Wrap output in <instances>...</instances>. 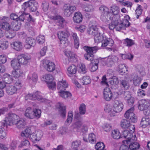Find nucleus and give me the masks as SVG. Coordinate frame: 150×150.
Segmentation results:
<instances>
[{
	"mask_svg": "<svg viewBox=\"0 0 150 150\" xmlns=\"http://www.w3.org/2000/svg\"><path fill=\"white\" fill-rule=\"evenodd\" d=\"M94 38L96 43L101 42L103 47H105L107 45L111 47L114 43V41L112 39L107 38L104 34L100 35V33H98L95 35Z\"/></svg>",
	"mask_w": 150,
	"mask_h": 150,
	"instance_id": "nucleus-1",
	"label": "nucleus"
},
{
	"mask_svg": "<svg viewBox=\"0 0 150 150\" xmlns=\"http://www.w3.org/2000/svg\"><path fill=\"white\" fill-rule=\"evenodd\" d=\"M83 49L86 51V53L84 55L85 59L88 61H91L93 59L94 55L98 49L97 46L90 47L85 46L83 47Z\"/></svg>",
	"mask_w": 150,
	"mask_h": 150,
	"instance_id": "nucleus-2",
	"label": "nucleus"
},
{
	"mask_svg": "<svg viewBox=\"0 0 150 150\" xmlns=\"http://www.w3.org/2000/svg\"><path fill=\"white\" fill-rule=\"evenodd\" d=\"M99 10L101 13L100 18L104 22H106L109 21V8L106 6L101 5L99 8Z\"/></svg>",
	"mask_w": 150,
	"mask_h": 150,
	"instance_id": "nucleus-3",
	"label": "nucleus"
},
{
	"mask_svg": "<svg viewBox=\"0 0 150 150\" xmlns=\"http://www.w3.org/2000/svg\"><path fill=\"white\" fill-rule=\"evenodd\" d=\"M7 122L6 120H4L3 122L5 123V125H16L18 120L19 119V116L15 114L9 113L7 117Z\"/></svg>",
	"mask_w": 150,
	"mask_h": 150,
	"instance_id": "nucleus-4",
	"label": "nucleus"
},
{
	"mask_svg": "<svg viewBox=\"0 0 150 150\" xmlns=\"http://www.w3.org/2000/svg\"><path fill=\"white\" fill-rule=\"evenodd\" d=\"M110 11L109 13V20L119 19V16L118 14L120 12V10L117 6L113 5L110 7Z\"/></svg>",
	"mask_w": 150,
	"mask_h": 150,
	"instance_id": "nucleus-5",
	"label": "nucleus"
},
{
	"mask_svg": "<svg viewBox=\"0 0 150 150\" xmlns=\"http://www.w3.org/2000/svg\"><path fill=\"white\" fill-rule=\"evenodd\" d=\"M38 6L37 3L35 1L30 0L24 3L22 7L24 11H25L27 8H28L31 11L34 12L37 10Z\"/></svg>",
	"mask_w": 150,
	"mask_h": 150,
	"instance_id": "nucleus-6",
	"label": "nucleus"
},
{
	"mask_svg": "<svg viewBox=\"0 0 150 150\" xmlns=\"http://www.w3.org/2000/svg\"><path fill=\"white\" fill-rule=\"evenodd\" d=\"M122 136L124 138L127 139L122 141V143H124L125 144L126 142V144H128L131 142H132L133 141V138L134 140L137 139L136 137L133 136L128 130H124L122 132Z\"/></svg>",
	"mask_w": 150,
	"mask_h": 150,
	"instance_id": "nucleus-7",
	"label": "nucleus"
},
{
	"mask_svg": "<svg viewBox=\"0 0 150 150\" xmlns=\"http://www.w3.org/2000/svg\"><path fill=\"white\" fill-rule=\"evenodd\" d=\"M123 105L121 102L118 100H114L113 105L112 114V116H115L116 113L121 111L123 108Z\"/></svg>",
	"mask_w": 150,
	"mask_h": 150,
	"instance_id": "nucleus-8",
	"label": "nucleus"
},
{
	"mask_svg": "<svg viewBox=\"0 0 150 150\" xmlns=\"http://www.w3.org/2000/svg\"><path fill=\"white\" fill-rule=\"evenodd\" d=\"M63 9L65 15L69 17L76 10V8L74 6H71L69 4H66L63 7Z\"/></svg>",
	"mask_w": 150,
	"mask_h": 150,
	"instance_id": "nucleus-9",
	"label": "nucleus"
},
{
	"mask_svg": "<svg viewBox=\"0 0 150 150\" xmlns=\"http://www.w3.org/2000/svg\"><path fill=\"white\" fill-rule=\"evenodd\" d=\"M42 64L44 68L49 72H52L55 69V64L49 60H44L42 61Z\"/></svg>",
	"mask_w": 150,
	"mask_h": 150,
	"instance_id": "nucleus-10",
	"label": "nucleus"
},
{
	"mask_svg": "<svg viewBox=\"0 0 150 150\" xmlns=\"http://www.w3.org/2000/svg\"><path fill=\"white\" fill-rule=\"evenodd\" d=\"M134 110V108L132 107L126 111L124 116L126 118L129 119L132 122L134 123L137 121V117L133 112Z\"/></svg>",
	"mask_w": 150,
	"mask_h": 150,
	"instance_id": "nucleus-11",
	"label": "nucleus"
},
{
	"mask_svg": "<svg viewBox=\"0 0 150 150\" xmlns=\"http://www.w3.org/2000/svg\"><path fill=\"white\" fill-rule=\"evenodd\" d=\"M118 60V58L115 55H110L105 58V63L108 67H111Z\"/></svg>",
	"mask_w": 150,
	"mask_h": 150,
	"instance_id": "nucleus-12",
	"label": "nucleus"
},
{
	"mask_svg": "<svg viewBox=\"0 0 150 150\" xmlns=\"http://www.w3.org/2000/svg\"><path fill=\"white\" fill-rule=\"evenodd\" d=\"M42 135L41 130H37L30 134V139L33 142H35L40 140Z\"/></svg>",
	"mask_w": 150,
	"mask_h": 150,
	"instance_id": "nucleus-13",
	"label": "nucleus"
},
{
	"mask_svg": "<svg viewBox=\"0 0 150 150\" xmlns=\"http://www.w3.org/2000/svg\"><path fill=\"white\" fill-rule=\"evenodd\" d=\"M57 34L61 44H67L68 35L66 32L59 31Z\"/></svg>",
	"mask_w": 150,
	"mask_h": 150,
	"instance_id": "nucleus-14",
	"label": "nucleus"
},
{
	"mask_svg": "<svg viewBox=\"0 0 150 150\" xmlns=\"http://www.w3.org/2000/svg\"><path fill=\"white\" fill-rule=\"evenodd\" d=\"M42 97L40 95V93L38 92H37L33 94H28L25 97V100L30 99L33 100H38L41 102Z\"/></svg>",
	"mask_w": 150,
	"mask_h": 150,
	"instance_id": "nucleus-15",
	"label": "nucleus"
},
{
	"mask_svg": "<svg viewBox=\"0 0 150 150\" xmlns=\"http://www.w3.org/2000/svg\"><path fill=\"white\" fill-rule=\"evenodd\" d=\"M1 28L8 30L11 29V26L9 23L10 19L6 16H4L1 19Z\"/></svg>",
	"mask_w": 150,
	"mask_h": 150,
	"instance_id": "nucleus-16",
	"label": "nucleus"
},
{
	"mask_svg": "<svg viewBox=\"0 0 150 150\" xmlns=\"http://www.w3.org/2000/svg\"><path fill=\"white\" fill-rule=\"evenodd\" d=\"M21 64L25 65L27 64L30 59L29 55L22 54L19 55L17 58Z\"/></svg>",
	"mask_w": 150,
	"mask_h": 150,
	"instance_id": "nucleus-17",
	"label": "nucleus"
},
{
	"mask_svg": "<svg viewBox=\"0 0 150 150\" xmlns=\"http://www.w3.org/2000/svg\"><path fill=\"white\" fill-rule=\"evenodd\" d=\"M0 125H1L0 127V139H5L6 137V132L5 130L7 129V125H5L4 122H0Z\"/></svg>",
	"mask_w": 150,
	"mask_h": 150,
	"instance_id": "nucleus-18",
	"label": "nucleus"
},
{
	"mask_svg": "<svg viewBox=\"0 0 150 150\" xmlns=\"http://www.w3.org/2000/svg\"><path fill=\"white\" fill-rule=\"evenodd\" d=\"M25 42L26 44L25 45V47L26 49H29L33 46L35 45V40L31 37H27L26 38Z\"/></svg>",
	"mask_w": 150,
	"mask_h": 150,
	"instance_id": "nucleus-19",
	"label": "nucleus"
},
{
	"mask_svg": "<svg viewBox=\"0 0 150 150\" xmlns=\"http://www.w3.org/2000/svg\"><path fill=\"white\" fill-rule=\"evenodd\" d=\"M104 98L107 101H110L112 97L110 89L108 87L104 88L103 91Z\"/></svg>",
	"mask_w": 150,
	"mask_h": 150,
	"instance_id": "nucleus-20",
	"label": "nucleus"
},
{
	"mask_svg": "<svg viewBox=\"0 0 150 150\" xmlns=\"http://www.w3.org/2000/svg\"><path fill=\"white\" fill-rule=\"evenodd\" d=\"M120 87L124 89L127 90L130 87L129 80L126 79H122L119 81Z\"/></svg>",
	"mask_w": 150,
	"mask_h": 150,
	"instance_id": "nucleus-21",
	"label": "nucleus"
},
{
	"mask_svg": "<svg viewBox=\"0 0 150 150\" xmlns=\"http://www.w3.org/2000/svg\"><path fill=\"white\" fill-rule=\"evenodd\" d=\"M11 45L12 48L17 51L21 50L22 48V43L19 41L13 42Z\"/></svg>",
	"mask_w": 150,
	"mask_h": 150,
	"instance_id": "nucleus-22",
	"label": "nucleus"
},
{
	"mask_svg": "<svg viewBox=\"0 0 150 150\" xmlns=\"http://www.w3.org/2000/svg\"><path fill=\"white\" fill-rule=\"evenodd\" d=\"M149 105V103L145 100L142 99L139 102L138 108L140 110L143 111L147 108Z\"/></svg>",
	"mask_w": 150,
	"mask_h": 150,
	"instance_id": "nucleus-23",
	"label": "nucleus"
},
{
	"mask_svg": "<svg viewBox=\"0 0 150 150\" xmlns=\"http://www.w3.org/2000/svg\"><path fill=\"white\" fill-rule=\"evenodd\" d=\"M57 107L59 109V111L61 116L65 117L66 115V107L63 104L59 103L57 105Z\"/></svg>",
	"mask_w": 150,
	"mask_h": 150,
	"instance_id": "nucleus-24",
	"label": "nucleus"
},
{
	"mask_svg": "<svg viewBox=\"0 0 150 150\" xmlns=\"http://www.w3.org/2000/svg\"><path fill=\"white\" fill-rule=\"evenodd\" d=\"M150 119L148 116H146L142 119L141 121L140 125L143 128L146 127L147 125H149Z\"/></svg>",
	"mask_w": 150,
	"mask_h": 150,
	"instance_id": "nucleus-25",
	"label": "nucleus"
},
{
	"mask_svg": "<svg viewBox=\"0 0 150 150\" xmlns=\"http://www.w3.org/2000/svg\"><path fill=\"white\" fill-rule=\"evenodd\" d=\"M82 15L80 12H76L75 13L73 18V20L74 23H80L82 22Z\"/></svg>",
	"mask_w": 150,
	"mask_h": 150,
	"instance_id": "nucleus-26",
	"label": "nucleus"
},
{
	"mask_svg": "<svg viewBox=\"0 0 150 150\" xmlns=\"http://www.w3.org/2000/svg\"><path fill=\"white\" fill-rule=\"evenodd\" d=\"M6 92L8 95H12L15 93L17 91L16 88L13 86H8L6 88Z\"/></svg>",
	"mask_w": 150,
	"mask_h": 150,
	"instance_id": "nucleus-27",
	"label": "nucleus"
},
{
	"mask_svg": "<svg viewBox=\"0 0 150 150\" xmlns=\"http://www.w3.org/2000/svg\"><path fill=\"white\" fill-rule=\"evenodd\" d=\"M68 86V84L65 81H59L57 84V88L60 91L65 90Z\"/></svg>",
	"mask_w": 150,
	"mask_h": 150,
	"instance_id": "nucleus-28",
	"label": "nucleus"
},
{
	"mask_svg": "<svg viewBox=\"0 0 150 150\" xmlns=\"http://www.w3.org/2000/svg\"><path fill=\"white\" fill-rule=\"evenodd\" d=\"M134 139L133 138V140ZM134 141V140L128 144L129 148L131 150H138L139 148L140 145L137 142H133Z\"/></svg>",
	"mask_w": 150,
	"mask_h": 150,
	"instance_id": "nucleus-29",
	"label": "nucleus"
},
{
	"mask_svg": "<svg viewBox=\"0 0 150 150\" xmlns=\"http://www.w3.org/2000/svg\"><path fill=\"white\" fill-rule=\"evenodd\" d=\"M11 65L14 69H20L21 64L18 59H15L11 61Z\"/></svg>",
	"mask_w": 150,
	"mask_h": 150,
	"instance_id": "nucleus-30",
	"label": "nucleus"
},
{
	"mask_svg": "<svg viewBox=\"0 0 150 150\" xmlns=\"http://www.w3.org/2000/svg\"><path fill=\"white\" fill-rule=\"evenodd\" d=\"M25 115L26 117L29 119H33L34 118L33 110L30 107L28 108L26 110Z\"/></svg>",
	"mask_w": 150,
	"mask_h": 150,
	"instance_id": "nucleus-31",
	"label": "nucleus"
},
{
	"mask_svg": "<svg viewBox=\"0 0 150 150\" xmlns=\"http://www.w3.org/2000/svg\"><path fill=\"white\" fill-rule=\"evenodd\" d=\"M31 128H26L21 133V136L24 139H27L30 135Z\"/></svg>",
	"mask_w": 150,
	"mask_h": 150,
	"instance_id": "nucleus-32",
	"label": "nucleus"
},
{
	"mask_svg": "<svg viewBox=\"0 0 150 150\" xmlns=\"http://www.w3.org/2000/svg\"><path fill=\"white\" fill-rule=\"evenodd\" d=\"M87 32L89 34L93 36L98 33L97 28L96 26L93 25L89 27L87 29Z\"/></svg>",
	"mask_w": 150,
	"mask_h": 150,
	"instance_id": "nucleus-33",
	"label": "nucleus"
},
{
	"mask_svg": "<svg viewBox=\"0 0 150 150\" xmlns=\"http://www.w3.org/2000/svg\"><path fill=\"white\" fill-rule=\"evenodd\" d=\"M118 71L120 74L123 75L127 71V69L124 64H120L118 66Z\"/></svg>",
	"mask_w": 150,
	"mask_h": 150,
	"instance_id": "nucleus-34",
	"label": "nucleus"
},
{
	"mask_svg": "<svg viewBox=\"0 0 150 150\" xmlns=\"http://www.w3.org/2000/svg\"><path fill=\"white\" fill-rule=\"evenodd\" d=\"M130 124V121L126 119H123L121 121L120 126L122 128L127 129H128Z\"/></svg>",
	"mask_w": 150,
	"mask_h": 150,
	"instance_id": "nucleus-35",
	"label": "nucleus"
},
{
	"mask_svg": "<svg viewBox=\"0 0 150 150\" xmlns=\"http://www.w3.org/2000/svg\"><path fill=\"white\" fill-rule=\"evenodd\" d=\"M59 95L62 98H66L72 96L71 93L68 91H64V90L60 91L59 92Z\"/></svg>",
	"mask_w": 150,
	"mask_h": 150,
	"instance_id": "nucleus-36",
	"label": "nucleus"
},
{
	"mask_svg": "<svg viewBox=\"0 0 150 150\" xmlns=\"http://www.w3.org/2000/svg\"><path fill=\"white\" fill-rule=\"evenodd\" d=\"M53 19L56 21V22L58 25L62 26L64 21V19L60 16L57 15L54 16Z\"/></svg>",
	"mask_w": 150,
	"mask_h": 150,
	"instance_id": "nucleus-37",
	"label": "nucleus"
},
{
	"mask_svg": "<svg viewBox=\"0 0 150 150\" xmlns=\"http://www.w3.org/2000/svg\"><path fill=\"white\" fill-rule=\"evenodd\" d=\"M72 37L74 41V47L75 48L77 49L79 45V38L76 33L72 34Z\"/></svg>",
	"mask_w": 150,
	"mask_h": 150,
	"instance_id": "nucleus-38",
	"label": "nucleus"
},
{
	"mask_svg": "<svg viewBox=\"0 0 150 150\" xmlns=\"http://www.w3.org/2000/svg\"><path fill=\"white\" fill-rule=\"evenodd\" d=\"M64 54L69 58V59L72 61L75 58L74 53L69 50H66L64 51Z\"/></svg>",
	"mask_w": 150,
	"mask_h": 150,
	"instance_id": "nucleus-39",
	"label": "nucleus"
},
{
	"mask_svg": "<svg viewBox=\"0 0 150 150\" xmlns=\"http://www.w3.org/2000/svg\"><path fill=\"white\" fill-rule=\"evenodd\" d=\"M77 70L76 66L72 64L67 69L68 73L70 74H73L76 73Z\"/></svg>",
	"mask_w": 150,
	"mask_h": 150,
	"instance_id": "nucleus-40",
	"label": "nucleus"
},
{
	"mask_svg": "<svg viewBox=\"0 0 150 150\" xmlns=\"http://www.w3.org/2000/svg\"><path fill=\"white\" fill-rule=\"evenodd\" d=\"M8 46V42L4 40L1 39L0 40V48L3 50L6 49Z\"/></svg>",
	"mask_w": 150,
	"mask_h": 150,
	"instance_id": "nucleus-41",
	"label": "nucleus"
},
{
	"mask_svg": "<svg viewBox=\"0 0 150 150\" xmlns=\"http://www.w3.org/2000/svg\"><path fill=\"white\" fill-rule=\"evenodd\" d=\"M112 106L110 104H107L106 105L104 110L105 111L108 113H109L111 117H114L115 116H112L111 114H112L113 109H112Z\"/></svg>",
	"mask_w": 150,
	"mask_h": 150,
	"instance_id": "nucleus-42",
	"label": "nucleus"
},
{
	"mask_svg": "<svg viewBox=\"0 0 150 150\" xmlns=\"http://www.w3.org/2000/svg\"><path fill=\"white\" fill-rule=\"evenodd\" d=\"M111 136L115 139H118L121 137L119 131L116 130H114L112 131Z\"/></svg>",
	"mask_w": 150,
	"mask_h": 150,
	"instance_id": "nucleus-43",
	"label": "nucleus"
},
{
	"mask_svg": "<svg viewBox=\"0 0 150 150\" xmlns=\"http://www.w3.org/2000/svg\"><path fill=\"white\" fill-rule=\"evenodd\" d=\"M15 70L12 71V74L15 77H19L22 74V71L20 69H14Z\"/></svg>",
	"mask_w": 150,
	"mask_h": 150,
	"instance_id": "nucleus-44",
	"label": "nucleus"
},
{
	"mask_svg": "<svg viewBox=\"0 0 150 150\" xmlns=\"http://www.w3.org/2000/svg\"><path fill=\"white\" fill-rule=\"evenodd\" d=\"M120 20L119 19H117V23L116 26V29L117 30L120 31V30L125 29V25L123 23H119Z\"/></svg>",
	"mask_w": 150,
	"mask_h": 150,
	"instance_id": "nucleus-45",
	"label": "nucleus"
},
{
	"mask_svg": "<svg viewBox=\"0 0 150 150\" xmlns=\"http://www.w3.org/2000/svg\"><path fill=\"white\" fill-rule=\"evenodd\" d=\"M3 81L5 84H10L13 82V79L10 76H7L6 77L4 76L3 79Z\"/></svg>",
	"mask_w": 150,
	"mask_h": 150,
	"instance_id": "nucleus-46",
	"label": "nucleus"
},
{
	"mask_svg": "<svg viewBox=\"0 0 150 150\" xmlns=\"http://www.w3.org/2000/svg\"><path fill=\"white\" fill-rule=\"evenodd\" d=\"M122 58L123 59H128L132 60L133 58V56L131 54L128 53L126 54H120Z\"/></svg>",
	"mask_w": 150,
	"mask_h": 150,
	"instance_id": "nucleus-47",
	"label": "nucleus"
},
{
	"mask_svg": "<svg viewBox=\"0 0 150 150\" xmlns=\"http://www.w3.org/2000/svg\"><path fill=\"white\" fill-rule=\"evenodd\" d=\"M88 140L91 143L94 144L96 142V136L93 133L89 134L88 136Z\"/></svg>",
	"mask_w": 150,
	"mask_h": 150,
	"instance_id": "nucleus-48",
	"label": "nucleus"
},
{
	"mask_svg": "<svg viewBox=\"0 0 150 150\" xmlns=\"http://www.w3.org/2000/svg\"><path fill=\"white\" fill-rule=\"evenodd\" d=\"M17 125V127L18 129H21L25 125V123L24 120L19 118L18 120V122H17L16 124Z\"/></svg>",
	"mask_w": 150,
	"mask_h": 150,
	"instance_id": "nucleus-49",
	"label": "nucleus"
},
{
	"mask_svg": "<svg viewBox=\"0 0 150 150\" xmlns=\"http://www.w3.org/2000/svg\"><path fill=\"white\" fill-rule=\"evenodd\" d=\"M33 114L34 115V118H36L38 119L41 116V111L40 110L38 109H35L33 110Z\"/></svg>",
	"mask_w": 150,
	"mask_h": 150,
	"instance_id": "nucleus-50",
	"label": "nucleus"
},
{
	"mask_svg": "<svg viewBox=\"0 0 150 150\" xmlns=\"http://www.w3.org/2000/svg\"><path fill=\"white\" fill-rule=\"evenodd\" d=\"M124 43L128 47H130L134 44V41L132 40L127 38L124 40Z\"/></svg>",
	"mask_w": 150,
	"mask_h": 150,
	"instance_id": "nucleus-51",
	"label": "nucleus"
},
{
	"mask_svg": "<svg viewBox=\"0 0 150 150\" xmlns=\"http://www.w3.org/2000/svg\"><path fill=\"white\" fill-rule=\"evenodd\" d=\"M105 146L103 143L99 142L96 145L95 148L97 150H102L104 149Z\"/></svg>",
	"mask_w": 150,
	"mask_h": 150,
	"instance_id": "nucleus-52",
	"label": "nucleus"
},
{
	"mask_svg": "<svg viewBox=\"0 0 150 150\" xmlns=\"http://www.w3.org/2000/svg\"><path fill=\"white\" fill-rule=\"evenodd\" d=\"M83 85H87L90 83V79L89 76H86L83 77L81 80Z\"/></svg>",
	"mask_w": 150,
	"mask_h": 150,
	"instance_id": "nucleus-53",
	"label": "nucleus"
},
{
	"mask_svg": "<svg viewBox=\"0 0 150 150\" xmlns=\"http://www.w3.org/2000/svg\"><path fill=\"white\" fill-rule=\"evenodd\" d=\"M117 19H116L114 20H110L111 21H112L110 23L109 25V28L111 30H112L116 28V26L117 23Z\"/></svg>",
	"mask_w": 150,
	"mask_h": 150,
	"instance_id": "nucleus-54",
	"label": "nucleus"
},
{
	"mask_svg": "<svg viewBox=\"0 0 150 150\" xmlns=\"http://www.w3.org/2000/svg\"><path fill=\"white\" fill-rule=\"evenodd\" d=\"M133 84L135 86H139L141 81L140 78L137 75H135L133 78Z\"/></svg>",
	"mask_w": 150,
	"mask_h": 150,
	"instance_id": "nucleus-55",
	"label": "nucleus"
},
{
	"mask_svg": "<svg viewBox=\"0 0 150 150\" xmlns=\"http://www.w3.org/2000/svg\"><path fill=\"white\" fill-rule=\"evenodd\" d=\"M86 105L84 104H81L79 108V113L80 114L83 115L86 112Z\"/></svg>",
	"mask_w": 150,
	"mask_h": 150,
	"instance_id": "nucleus-56",
	"label": "nucleus"
},
{
	"mask_svg": "<svg viewBox=\"0 0 150 150\" xmlns=\"http://www.w3.org/2000/svg\"><path fill=\"white\" fill-rule=\"evenodd\" d=\"M123 97L127 100L132 97L130 92L128 91H125L123 95Z\"/></svg>",
	"mask_w": 150,
	"mask_h": 150,
	"instance_id": "nucleus-57",
	"label": "nucleus"
},
{
	"mask_svg": "<svg viewBox=\"0 0 150 150\" xmlns=\"http://www.w3.org/2000/svg\"><path fill=\"white\" fill-rule=\"evenodd\" d=\"M84 9L86 11L90 12L93 10L94 7L91 4H87L85 6Z\"/></svg>",
	"mask_w": 150,
	"mask_h": 150,
	"instance_id": "nucleus-58",
	"label": "nucleus"
},
{
	"mask_svg": "<svg viewBox=\"0 0 150 150\" xmlns=\"http://www.w3.org/2000/svg\"><path fill=\"white\" fill-rule=\"evenodd\" d=\"M142 10L141 8V6L139 5L137 8L136 11V14L137 15V18L138 19L139 16L142 14Z\"/></svg>",
	"mask_w": 150,
	"mask_h": 150,
	"instance_id": "nucleus-59",
	"label": "nucleus"
},
{
	"mask_svg": "<svg viewBox=\"0 0 150 150\" xmlns=\"http://www.w3.org/2000/svg\"><path fill=\"white\" fill-rule=\"evenodd\" d=\"M45 37L44 36L40 35L37 38V42L40 44H42L45 42Z\"/></svg>",
	"mask_w": 150,
	"mask_h": 150,
	"instance_id": "nucleus-60",
	"label": "nucleus"
},
{
	"mask_svg": "<svg viewBox=\"0 0 150 150\" xmlns=\"http://www.w3.org/2000/svg\"><path fill=\"white\" fill-rule=\"evenodd\" d=\"M47 83L49 88L52 90H54V89L55 88L56 84L55 82L53 81H50Z\"/></svg>",
	"mask_w": 150,
	"mask_h": 150,
	"instance_id": "nucleus-61",
	"label": "nucleus"
},
{
	"mask_svg": "<svg viewBox=\"0 0 150 150\" xmlns=\"http://www.w3.org/2000/svg\"><path fill=\"white\" fill-rule=\"evenodd\" d=\"M80 145V142L79 140H76L72 142L71 145L72 147L74 149H76Z\"/></svg>",
	"mask_w": 150,
	"mask_h": 150,
	"instance_id": "nucleus-62",
	"label": "nucleus"
},
{
	"mask_svg": "<svg viewBox=\"0 0 150 150\" xmlns=\"http://www.w3.org/2000/svg\"><path fill=\"white\" fill-rule=\"evenodd\" d=\"M79 67L81 70V73L85 74L86 72V69L85 65L83 63H81L79 64Z\"/></svg>",
	"mask_w": 150,
	"mask_h": 150,
	"instance_id": "nucleus-63",
	"label": "nucleus"
},
{
	"mask_svg": "<svg viewBox=\"0 0 150 150\" xmlns=\"http://www.w3.org/2000/svg\"><path fill=\"white\" fill-rule=\"evenodd\" d=\"M123 144L122 145L120 148V150H128L129 149V144L125 142V144L123 143Z\"/></svg>",
	"mask_w": 150,
	"mask_h": 150,
	"instance_id": "nucleus-64",
	"label": "nucleus"
}]
</instances>
